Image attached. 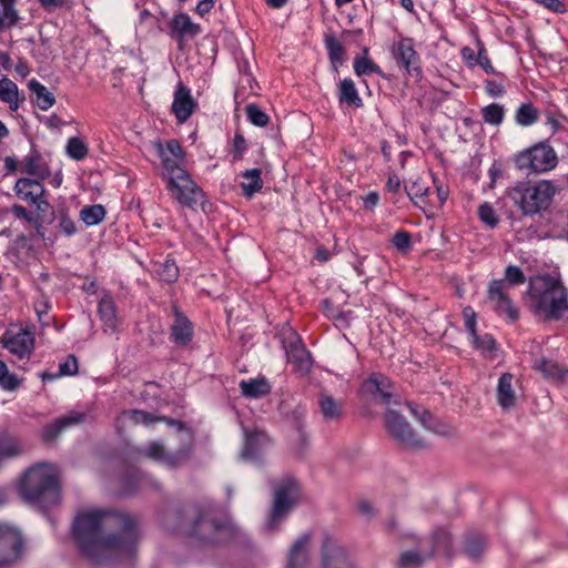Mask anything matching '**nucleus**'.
I'll return each mask as SVG.
<instances>
[{"label":"nucleus","mask_w":568,"mask_h":568,"mask_svg":"<svg viewBox=\"0 0 568 568\" xmlns=\"http://www.w3.org/2000/svg\"><path fill=\"white\" fill-rule=\"evenodd\" d=\"M246 115L248 121L256 126H265L268 123V115L255 104L246 106Z\"/></svg>","instance_id":"obj_46"},{"label":"nucleus","mask_w":568,"mask_h":568,"mask_svg":"<svg viewBox=\"0 0 568 568\" xmlns=\"http://www.w3.org/2000/svg\"><path fill=\"white\" fill-rule=\"evenodd\" d=\"M270 445L268 436L258 429L245 430V444L241 457L245 460L260 458Z\"/></svg>","instance_id":"obj_21"},{"label":"nucleus","mask_w":568,"mask_h":568,"mask_svg":"<svg viewBox=\"0 0 568 568\" xmlns=\"http://www.w3.org/2000/svg\"><path fill=\"white\" fill-rule=\"evenodd\" d=\"M22 548L20 531L8 525L0 524V567L14 562Z\"/></svg>","instance_id":"obj_14"},{"label":"nucleus","mask_w":568,"mask_h":568,"mask_svg":"<svg viewBox=\"0 0 568 568\" xmlns=\"http://www.w3.org/2000/svg\"><path fill=\"white\" fill-rule=\"evenodd\" d=\"M483 119L486 123L491 125H499L505 116V109L503 105L491 103L481 110Z\"/></svg>","instance_id":"obj_43"},{"label":"nucleus","mask_w":568,"mask_h":568,"mask_svg":"<svg viewBox=\"0 0 568 568\" xmlns=\"http://www.w3.org/2000/svg\"><path fill=\"white\" fill-rule=\"evenodd\" d=\"M405 191L415 204H419L424 203L425 196L428 195L429 186L424 179L417 176L405 185Z\"/></svg>","instance_id":"obj_37"},{"label":"nucleus","mask_w":568,"mask_h":568,"mask_svg":"<svg viewBox=\"0 0 568 568\" xmlns=\"http://www.w3.org/2000/svg\"><path fill=\"white\" fill-rule=\"evenodd\" d=\"M18 0H0V6L2 7V16L7 21V27L11 28L17 24L19 20L18 11L14 6Z\"/></svg>","instance_id":"obj_45"},{"label":"nucleus","mask_w":568,"mask_h":568,"mask_svg":"<svg viewBox=\"0 0 568 568\" xmlns=\"http://www.w3.org/2000/svg\"><path fill=\"white\" fill-rule=\"evenodd\" d=\"M12 212L16 216L18 217H21V219H24L29 222L32 221V215L31 213L22 205H19V204H16L12 206Z\"/></svg>","instance_id":"obj_64"},{"label":"nucleus","mask_w":568,"mask_h":568,"mask_svg":"<svg viewBox=\"0 0 568 568\" xmlns=\"http://www.w3.org/2000/svg\"><path fill=\"white\" fill-rule=\"evenodd\" d=\"M156 272L159 276L168 283L175 282L179 277V268L175 262L171 258H166L161 263Z\"/></svg>","instance_id":"obj_44"},{"label":"nucleus","mask_w":568,"mask_h":568,"mask_svg":"<svg viewBox=\"0 0 568 568\" xmlns=\"http://www.w3.org/2000/svg\"><path fill=\"white\" fill-rule=\"evenodd\" d=\"M363 387L365 392L372 395H378L382 402L387 406L398 400V396L394 392V385L382 374H372L364 383Z\"/></svg>","instance_id":"obj_19"},{"label":"nucleus","mask_w":568,"mask_h":568,"mask_svg":"<svg viewBox=\"0 0 568 568\" xmlns=\"http://www.w3.org/2000/svg\"><path fill=\"white\" fill-rule=\"evenodd\" d=\"M0 100L7 103L11 111H17L20 108V102L23 101L18 85L8 78L0 79Z\"/></svg>","instance_id":"obj_29"},{"label":"nucleus","mask_w":568,"mask_h":568,"mask_svg":"<svg viewBox=\"0 0 568 568\" xmlns=\"http://www.w3.org/2000/svg\"><path fill=\"white\" fill-rule=\"evenodd\" d=\"M193 335L191 322L174 307V322L171 327V336L175 344L186 345Z\"/></svg>","instance_id":"obj_25"},{"label":"nucleus","mask_w":568,"mask_h":568,"mask_svg":"<svg viewBox=\"0 0 568 568\" xmlns=\"http://www.w3.org/2000/svg\"><path fill=\"white\" fill-rule=\"evenodd\" d=\"M80 216L87 225H95L103 221L105 216V210L102 205L84 206Z\"/></svg>","instance_id":"obj_41"},{"label":"nucleus","mask_w":568,"mask_h":568,"mask_svg":"<svg viewBox=\"0 0 568 568\" xmlns=\"http://www.w3.org/2000/svg\"><path fill=\"white\" fill-rule=\"evenodd\" d=\"M183 529L202 544H215L231 538L237 527L212 506H194L189 510Z\"/></svg>","instance_id":"obj_3"},{"label":"nucleus","mask_w":568,"mask_h":568,"mask_svg":"<svg viewBox=\"0 0 568 568\" xmlns=\"http://www.w3.org/2000/svg\"><path fill=\"white\" fill-rule=\"evenodd\" d=\"M527 305L530 311L546 320H559L568 312V293L557 277L544 275L529 281Z\"/></svg>","instance_id":"obj_2"},{"label":"nucleus","mask_w":568,"mask_h":568,"mask_svg":"<svg viewBox=\"0 0 568 568\" xmlns=\"http://www.w3.org/2000/svg\"><path fill=\"white\" fill-rule=\"evenodd\" d=\"M357 510L366 519H371L376 513L373 503L366 499H361L357 503Z\"/></svg>","instance_id":"obj_57"},{"label":"nucleus","mask_w":568,"mask_h":568,"mask_svg":"<svg viewBox=\"0 0 568 568\" xmlns=\"http://www.w3.org/2000/svg\"><path fill=\"white\" fill-rule=\"evenodd\" d=\"M393 245L400 252H407L410 248V235L406 231H398L392 239Z\"/></svg>","instance_id":"obj_51"},{"label":"nucleus","mask_w":568,"mask_h":568,"mask_svg":"<svg viewBox=\"0 0 568 568\" xmlns=\"http://www.w3.org/2000/svg\"><path fill=\"white\" fill-rule=\"evenodd\" d=\"M394 405L398 406V409L388 407L385 414V426L390 436L399 443L402 446L407 448H420L424 446V440L407 423L404 413L408 412L413 416L417 417L424 427H428L426 416H429L427 412H423L422 415L414 409L408 403H400L395 400Z\"/></svg>","instance_id":"obj_5"},{"label":"nucleus","mask_w":568,"mask_h":568,"mask_svg":"<svg viewBox=\"0 0 568 568\" xmlns=\"http://www.w3.org/2000/svg\"><path fill=\"white\" fill-rule=\"evenodd\" d=\"M516 166L523 171L544 173L557 165V155L547 144H537L516 155Z\"/></svg>","instance_id":"obj_7"},{"label":"nucleus","mask_w":568,"mask_h":568,"mask_svg":"<svg viewBox=\"0 0 568 568\" xmlns=\"http://www.w3.org/2000/svg\"><path fill=\"white\" fill-rule=\"evenodd\" d=\"M393 55L397 64L405 68L406 71L419 72V55L414 49L412 39H402L393 47Z\"/></svg>","instance_id":"obj_20"},{"label":"nucleus","mask_w":568,"mask_h":568,"mask_svg":"<svg viewBox=\"0 0 568 568\" xmlns=\"http://www.w3.org/2000/svg\"><path fill=\"white\" fill-rule=\"evenodd\" d=\"M485 548V540L483 538H470L467 540L465 551L470 558H478Z\"/></svg>","instance_id":"obj_52"},{"label":"nucleus","mask_w":568,"mask_h":568,"mask_svg":"<svg viewBox=\"0 0 568 568\" xmlns=\"http://www.w3.org/2000/svg\"><path fill=\"white\" fill-rule=\"evenodd\" d=\"M169 34L182 47L186 39H192L201 32V27L194 23L186 13L175 14L169 23Z\"/></svg>","instance_id":"obj_18"},{"label":"nucleus","mask_w":568,"mask_h":568,"mask_svg":"<svg viewBox=\"0 0 568 568\" xmlns=\"http://www.w3.org/2000/svg\"><path fill=\"white\" fill-rule=\"evenodd\" d=\"M363 201L366 209L373 210L378 204L379 195L377 192H369L363 197Z\"/></svg>","instance_id":"obj_63"},{"label":"nucleus","mask_w":568,"mask_h":568,"mask_svg":"<svg viewBox=\"0 0 568 568\" xmlns=\"http://www.w3.org/2000/svg\"><path fill=\"white\" fill-rule=\"evenodd\" d=\"M423 558L415 551H406L402 554L398 565L400 568H417L422 565Z\"/></svg>","instance_id":"obj_50"},{"label":"nucleus","mask_w":568,"mask_h":568,"mask_svg":"<svg viewBox=\"0 0 568 568\" xmlns=\"http://www.w3.org/2000/svg\"><path fill=\"white\" fill-rule=\"evenodd\" d=\"M169 191L181 205L195 209L204 205L205 195L186 171H178L169 180Z\"/></svg>","instance_id":"obj_8"},{"label":"nucleus","mask_w":568,"mask_h":568,"mask_svg":"<svg viewBox=\"0 0 568 568\" xmlns=\"http://www.w3.org/2000/svg\"><path fill=\"white\" fill-rule=\"evenodd\" d=\"M538 3L554 12H562L565 4L560 0H536Z\"/></svg>","instance_id":"obj_61"},{"label":"nucleus","mask_w":568,"mask_h":568,"mask_svg":"<svg viewBox=\"0 0 568 568\" xmlns=\"http://www.w3.org/2000/svg\"><path fill=\"white\" fill-rule=\"evenodd\" d=\"M503 281L507 283V288H509L510 286L525 283L526 277L519 267L509 265L505 271V280Z\"/></svg>","instance_id":"obj_47"},{"label":"nucleus","mask_w":568,"mask_h":568,"mask_svg":"<svg viewBox=\"0 0 568 568\" xmlns=\"http://www.w3.org/2000/svg\"><path fill=\"white\" fill-rule=\"evenodd\" d=\"M326 47L328 49L331 60L334 62L341 61L344 54V49L341 42L335 38H329L326 40Z\"/></svg>","instance_id":"obj_53"},{"label":"nucleus","mask_w":568,"mask_h":568,"mask_svg":"<svg viewBox=\"0 0 568 568\" xmlns=\"http://www.w3.org/2000/svg\"><path fill=\"white\" fill-rule=\"evenodd\" d=\"M476 61H477V64L480 65L487 73H494V68H493L490 60L484 49H479Z\"/></svg>","instance_id":"obj_60"},{"label":"nucleus","mask_w":568,"mask_h":568,"mask_svg":"<svg viewBox=\"0 0 568 568\" xmlns=\"http://www.w3.org/2000/svg\"><path fill=\"white\" fill-rule=\"evenodd\" d=\"M535 369L541 372L545 377L565 382L568 377V372L560 368L556 363L549 362L545 358L537 359L534 364Z\"/></svg>","instance_id":"obj_34"},{"label":"nucleus","mask_w":568,"mask_h":568,"mask_svg":"<svg viewBox=\"0 0 568 568\" xmlns=\"http://www.w3.org/2000/svg\"><path fill=\"white\" fill-rule=\"evenodd\" d=\"M354 70L357 75L379 73L381 69L374 62L368 59H357L354 62Z\"/></svg>","instance_id":"obj_49"},{"label":"nucleus","mask_w":568,"mask_h":568,"mask_svg":"<svg viewBox=\"0 0 568 568\" xmlns=\"http://www.w3.org/2000/svg\"><path fill=\"white\" fill-rule=\"evenodd\" d=\"M58 467L53 464L39 463L23 474L19 494L27 501H37L58 486Z\"/></svg>","instance_id":"obj_6"},{"label":"nucleus","mask_w":568,"mask_h":568,"mask_svg":"<svg viewBox=\"0 0 568 568\" xmlns=\"http://www.w3.org/2000/svg\"><path fill=\"white\" fill-rule=\"evenodd\" d=\"M65 150L67 154L75 161L83 160L88 154L87 144L80 138L77 136L70 138L68 140Z\"/></svg>","instance_id":"obj_42"},{"label":"nucleus","mask_w":568,"mask_h":568,"mask_svg":"<svg viewBox=\"0 0 568 568\" xmlns=\"http://www.w3.org/2000/svg\"><path fill=\"white\" fill-rule=\"evenodd\" d=\"M471 343L475 348L480 351L485 356L495 358L497 356L496 341L491 335L485 334L479 336L476 332L470 334Z\"/></svg>","instance_id":"obj_35"},{"label":"nucleus","mask_w":568,"mask_h":568,"mask_svg":"<svg viewBox=\"0 0 568 568\" xmlns=\"http://www.w3.org/2000/svg\"><path fill=\"white\" fill-rule=\"evenodd\" d=\"M20 172L34 176V180L42 181L50 175L47 163L38 153L27 155L20 162Z\"/></svg>","instance_id":"obj_27"},{"label":"nucleus","mask_w":568,"mask_h":568,"mask_svg":"<svg viewBox=\"0 0 568 568\" xmlns=\"http://www.w3.org/2000/svg\"><path fill=\"white\" fill-rule=\"evenodd\" d=\"M244 181L242 182V189L246 196H252L263 187V181L261 178V170L251 169L243 173Z\"/></svg>","instance_id":"obj_36"},{"label":"nucleus","mask_w":568,"mask_h":568,"mask_svg":"<svg viewBox=\"0 0 568 568\" xmlns=\"http://www.w3.org/2000/svg\"><path fill=\"white\" fill-rule=\"evenodd\" d=\"M84 415L81 413H71L63 416L52 424L48 425L42 433V437L45 442L54 440L64 429L70 426L80 424L83 420Z\"/></svg>","instance_id":"obj_26"},{"label":"nucleus","mask_w":568,"mask_h":568,"mask_svg":"<svg viewBox=\"0 0 568 568\" xmlns=\"http://www.w3.org/2000/svg\"><path fill=\"white\" fill-rule=\"evenodd\" d=\"M450 545V537L447 531L438 530L435 534V551L447 552Z\"/></svg>","instance_id":"obj_54"},{"label":"nucleus","mask_w":568,"mask_h":568,"mask_svg":"<svg viewBox=\"0 0 568 568\" xmlns=\"http://www.w3.org/2000/svg\"><path fill=\"white\" fill-rule=\"evenodd\" d=\"M311 536L302 535L292 546L288 555L287 568H304L308 562Z\"/></svg>","instance_id":"obj_23"},{"label":"nucleus","mask_w":568,"mask_h":568,"mask_svg":"<svg viewBox=\"0 0 568 568\" xmlns=\"http://www.w3.org/2000/svg\"><path fill=\"white\" fill-rule=\"evenodd\" d=\"M192 446L183 445L174 453L168 452L165 446L160 442H152L141 448V454L145 457L163 464L166 467L175 468L183 465L191 456Z\"/></svg>","instance_id":"obj_11"},{"label":"nucleus","mask_w":568,"mask_h":568,"mask_svg":"<svg viewBox=\"0 0 568 568\" xmlns=\"http://www.w3.org/2000/svg\"><path fill=\"white\" fill-rule=\"evenodd\" d=\"M287 361L292 364L294 371L304 376L308 374L313 366V359L310 352L305 348L301 337L293 331H288L284 341Z\"/></svg>","instance_id":"obj_10"},{"label":"nucleus","mask_w":568,"mask_h":568,"mask_svg":"<svg viewBox=\"0 0 568 568\" xmlns=\"http://www.w3.org/2000/svg\"><path fill=\"white\" fill-rule=\"evenodd\" d=\"M318 406L325 420H337L343 415V403L326 393L320 395Z\"/></svg>","instance_id":"obj_30"},{"label":"nucleus","mask_w":568,"mask_h":568,"mask_svg":"<svg viewBox=\"0 0 568 568\" xmlns=\"http://www.w3.org/2000/svg\"><path fill=\"white\" fill-rule=\"evenodd\" d=\"M0 385L3 389L13 390L19 387L20 379L7 371V373H4L0 378Z\"/></svg>","instance_id":"obj_56"},{"label":"nucleus","mask_w":568,"mask_h":568,"mask_svg":"<svg viewBox=\"0 0 568 568\" xmlns=\"http://www.w3.org/2000/svg\"><path fill=\"white\" fill-rule=\"evenodd\" d=\"M339 101L351 105L361 106L362 99L355 88V83L351 79H344L339 85Z\"/></svg>","instance_id":"obj_38"},{"label":"nucleus","mask_w":568,"mask_h":568,"mask_svg":"<svg viewBox=\"0 0 568 568\" xmlns=\"http://www.w3.org/2000/svg\"><path fill=\"white\" fill-rule=\"evenodd\" d=\"M59 226L61 231L68 236L74 234L77 231L73 220L65 214H61Z\"/></svg>","instance_id":"obj_59"},{"label":"nucleus","mask_w":568,"mask_h":568,"mask_svg":"<svg viewBox=\"0 0 568 568\" xmlns=\"http://www.w3.org/2000/svg\"><path fill=\"white\" fill-rule=\"evenodd\" d=\"M463 316H464L465 324H466V327H467L469 334H474L476 332V313H475V311L470 306H467L463 311Z\"/></svg>","instance_id":"obj_58"},{"label":"nucleus","mask_w":568,"mask_h":568,"mask_svg":"<svg viewBox=\"0 0 568 568\" xmlns=\"http://www.w3.org/2000/svg\"><path fill=\"white\" fill-rule=\"evenodd\" d=\"M59 372L61 375L72 376L78 372V359L70 355L67 359L59 365Z\"/></svg>","instance_id":"obj_55"},{"label":"nucleus","mask_w":568,"mask_h":568,"mask_svg":"<svg viewBox=\"0 0 568 568\" xmlns=\"http://www.w3.org/2000/svg\"><path fill=\"white\" fill-rule=\"evenodd\" d=\"M298 487L292 479L283 480L275 489L273 507L266 527L273 530L287 516L298 500Z\"/></svg>","instance_id":"obj_9"},{"label":"nucleus","mask_w":568,"mask_h":568,"mask_svg":"<svg viewBox=\"0 0 568 568\" xmlns=\"http://www.w3.org/2000/svg\"><path fill=\"white\" fill-rule=\"evenodd\" d=\"M486 91L491 97H500L505 92L504 87L500 83H497L496 81H487Z\"/></svg>","instance_id":"obj_62"},{"label":"nucleus","mask_w":568,"mask_h":568,"mask_svg":"<svg viewBox=\"0 0 568 568\" xmlns=\"http://www.w3.org/2000/svg\"><path fill=\"white\" fill-rule=\"evenodd\" d=\"M556 193L557 186L551 181L540 180L517 184L508 191V196L523 214L535 215L550 206Z\"/></svg>","instance_id":"obj_4"},{"label":"nucleus","mask_w":568,"mask_h":568,"mask_svg":"<svg viewBox=\"0 0 568 568\" xmlns=\"http://www.w3.org/2000/svg\"><path fill=\"white\" fill-rule=\"evenodd\" d=\"M4 347L19 358L29 356L33 349V336L24 328H10L6 332Z\"/></svg>","instance_id":"obj_17"},{"label":"nucleus","mask_w":568,"mask_h":568,"mask_svg":"<svg viewBox=\"0 0 568 568\" xmlns=\"http://www.w3.org/2000/svg\"><path fill=\"white\" fill-rule=\"evenodd\" d=\"M29 90L37 97V105L43 110H49L55 102L53 94L38 80L32 79L28 83Z\"/></svg>","instance_id":"obj_32"},{"label":"nucleus","mask_w":568,"mask_h":568,"mask_svg":"<svg viewBox=\"0 0 568 568\" xmlns=\"http://www.w3.org/2000/svg\"><path fill=\"white\" fill-rule=\"evenodd\" d=\"M159 420H162V418L161 417H155L154 415L149 414V413L143 412V410L133 409V410L123 412L121 414V416L118 418V425L119 426L120 425L125 426L126 424H130V425H140V424L151 425L152 423L159 422Z\"/></svg>","instance_id":"obj_31"},{"label":"nucleus","mask_w":568,"mask_h":568,"mask_svg":"<svg viewBox=\"0 0 568 568\" xmlns=\"http://www.w3.org/2000/svg\"><path fill=\"white\" fill-rule=\"evenodd\" d=\"M23 452L22 444L14 437L0 436V463L6 458L20 455Z\"/></svg>","instance_id":"obj_39"},{"label":"nucleus","mask_w":568,"mask_h":568,"mask_svg":"<svg viewBox=\"0 0 568 568\" xmlns=\"http://www.w3.org/2000/svg\"><path fill=\"white\" fill-rule=\"evenodd\" d=\"M152 145L162 160V165L168 174V180L173 175H176L178 171H184L181 168V163L184 160V153L176 140H170L165 144L161 141H153Z\"/></svg>","instance_id":"obj_15"},{"label":"nucleus","mask_w":568,"mask_h":568,"mask_svg":"<svg viewBox=\"0 0 568 568\" xmlns=\"http://www.w3.org/2000/svg\"><path fill=\"white\" fill-rule=\"evenodd\" d=\"M196 103L191 95L190 90L182 83H179L172 103V112L180 123L185 122L193 113Z\"/></svg>","instance_id":"obj_22"},{"label":"nucleus","mask_w":568,"mask_h":568,"mask_svg":"<svg viewBox=\"0 0 568 568\" xmlns=\"http://www.w3.org/2000/svg\"><path fill=\"white\" fill-rule=\"evenodd\" d=\"M13 191L19 199L36 206L38 213H44L50 209L44 197L45 189L39 180L21 178L16 182Z\"/></svg>","instance_id":"obj_13"},{"label":"nucleus","mask_w":568,"mask_h":568,"mask_svg":"<svg viewBox=\"0 0 568 568\" xmlns=\"http://www.w3.org/2000/svg\"><path fill=\"white\" fill-rule=\"evenodd\" d=\"M487 303L499 315H506L513 322L519 317V312L508 295L507 283L501 280H495L489 283Z\"/></svg>","instance_id":"obj_12"},{"label":"nucleus","mask_w":568,"mask_h":568,"mask_svg":"<svg viewBox=\"0 0 568 568\" xmlns=\"http://www.w3.org/2000/svg\"><path fill=\"white\" fill-rule=\"evenodd\" d=\"M99 314L105 333H114L119 326L114 302L110 296H103L99 303Z\"/></svg>","instance_id":"obj_28"},{"label":"nucleus","mask_w":568,"mask_h":568,"mask_svg":"<svg viewBox=\"0 0 568 568\" xmlns=\"http://www.w3.org/2000/svg\"><path fill=\"white\" fill-rule=\"evenodd\" d=\"M538 110L531 103H523L516 111L515 120L521 126H529L537 122Z\"/></svg>","instance_id":"obj_40"},{"label":"nucleus","mask_w":568,"mask_h":568,"mask_svg":"<svg viewBox=\"0 0 568 568\" xmlns=\"http://www.w3.org/2000/svg\"><path fill=\"white\" fill-rule=\"evenodd\" d=\"M72 530L81 554L94 566L129 556L139 539L133 517L105 510L80 513Z\"/></svg>","instance_id":"obj_1"},{"label":"nucleus","mask_w":568,"mask_h":568,"mask_svg":"<svg viewBox=\"0 0 568 568\" xmlns=\"http://www.w3.org/2000/svg\"><path fill=\"white\" fill-rule=\"evenodd\" d=\"M478 214L479 219L490 227H495L499 222L495 210L488 203H484L479 206Z\"/></svg>","instance_id":"obj_48"},{"label":"nucleus","mask_w":568,"mask_h":568,"mask_svg":"<svg viewBox=\"0 0 568 568\" xmlns=\"http://www.w3.org/2000/svg\"><path fill=\"white\" fill-rule=\"evenodd\" d=\"M323 568H356L346 550L335 539L325 536L322 545Z\"/></svg>","instance_id":"obj_16"},{"label":"nucleus","mask_w":568,"mask_h":568,"mask_svg":"<svg viewBox=\"0 0 568 568\" xmlns=\"http://www.w3.org/2000/svg\"><path fill=\"white\" fill-rule=\"evenodd\" d=\"M242 394L250 398H258L270 393V385L266 379H248L240 383Z\"/></svg>","instance_id":"obj_33"},{"label":"nucleus","mask_w":568,"mask_h":568,"mask_svg":"<svg viewBox=\"0 0 568 568\" xmlns=\"http://www.w3.org/2000/svg\"><path fill=\"white\" fill-rule=\"evenodd\" d=\"M514 376L510 373H504L497 384L496 397L498 405L504 409H509L516 404V393L513 388Z\"/></svg>","instance_id":"obj_24"}]
</instances>
